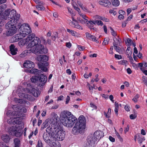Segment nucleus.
<instances>
[{"instance_id":"f257e3e1","label":"nucleus","mask_w":147,"mask_h":147,"mask_svg":"<svg viewBox=\"0 0 147 147\" xmlns=\"http://www.w3.org/2000/svg\"><path fill=\"white\" fill-rule=\"evenodd\" d=\"M60 121L65 126L72 127L75 123L72 130L73 134H76L80 133L85 128L86 120L83 115L80 116L77 121V119L71 113L66 111L61 113L60 115Z\"/></svg>"},{"instance_id":"f03ea898","label":"nucleus","mask_w":147,"mask_h":147,"mask_svg":"<svg viewBox=\"0 0 147 147\" xmlns=\"http://www.w3.org/2000/svg\"><path fill=\"white\" fill-rule=\"evenodd\" d=\"M20 15L16 14L15 10L8 9L5 11V13L3 15V18L5 20L7 18L10 20L5 26V28L7 29L6 35L8 36H12L16 32L17 29L15 26L18 22Z\"/></svg>"},{"instance_id":"7ed1b4c3","label":"nucleus","mask_w":147,"mask_h":147,"mask_svg":"<svg viewBox=\"0 0 147 147\" xmlns=\"http://www.w3.org/2000/svg\"><path fill=\"white\" fill-rule=\"evenodd\" d=\"M35 36L34 34H32L29 35L26 38V41L28 43L33 39V40L28 44V47L31 48L32 52L36 55L47 53V50L44 48V46L41 44L40 39L38 37H35Z\"/></svg>"},{"instance_id":"20e7f679","label":"nucleus","mask_w":147,"mask_h":147,"mask_svg":"<svg viewBox=\"0 0 147 147\" xmlns=\"http://www.w3.org/2000/svg\"><path fill=\"white\" fill-rule=\"evenodd\" d=\"M10 117V118L7 120L8 123L9 124H16V125L15 126L9 127L8 129V132L10 135L20 137L22 135L23 133L21 122L18 120V117Z\"/></svg>"},{"instance_id":"39448f33","label":"nucleus","mask_w":147,"mask_h":147,"mask_svg":"<svg viewBox=\"0 0 147 147\" xmlns=\"http://www.w3.org/2000/svg\"><path fill=\"white\" fill-rule=\"evenodd\" d=\"M20 33L13 36L11 39L14 42H17L31 32V29L28 24H24L21 25L19 29Z\"/></svg>"},{"instance_id":"423d86ee","label":"nucleus","mask_w":147,"mask_h":147,"mask_svg":"<svg viewBox=\"0 0 147 147\" xmlns=\"http://www.w3.org/2000/svg\"><path fill=\"white\" fill-rule=\"evenodd\" d=\"M104 136L103 132L100 131H96L93 134L90 135L88 137V144L89 146H86L84 147H94L98 141Z\"/></svg>"},{"instance_id":"0eeeda50","label":"nucleus","mask_w":147,"mask_h":147,"mask_svg":"<svg viewBox=\"0 0 147 147\" xmlns=\"http://www.w3.org/2000/svg\"><path fill=\"white\" fill-rule=\"evenodd\" d=\"M31 82L34 83H37L40 87L43 86L47 80L46 76L41 74L38 76H34L30 79Z\"/></svg>"},{"instance_id":"6e6552de","label":"nucleus","mask_w":147,"mask_h":147,"mask_svg":"<svg viewBox=\"0 0 147 147\" xmlns=\"http://www.w3.org/2000/svg\"><path fill=\"white\" fill-rule=\"evenodd\" d=\"M15 108L16 109H14V111H12L11 110L8 111L6 113L7 116L10 117L11 116L12 117H18V120L20 119L18 117L20 114L22 113H26L27 112V109L25 108H23L20 109L19 107H16L15 106H13V108Z\"/></svg>"},{"instance_id":"1a4fd4ad","label":"nucleus","mask_w":147,"mask_h":147,"mask_svg":"<svg viewBox=\"0 0 147 147\" xmlns=\"http://www.w3.org/2000/svg\"><path fill=\"white\" fill-rule=\"evenodd\" d=\"M37 60L39 61L45 62V63H40L38 64V67L43 72H46L47 71V66L48 64L46 62L49 59V57L46 55H40L38 56L37 57Z\"/></svg>"},{"instance_id":"9d476101","label":"nucleus","mask_w":147,"mask_h":147,"mask_svg":"<svg viewBox=\"0 0 147 147\" xmlns=\"http://www.w3.org/2000/svg\"><path fill=\"white\" fill-rule=\"evenodd\" d=\"M55 129V128H54ZM55 131L54 138L57 140L61 141L64 139L65 136V132L63 129L60 128H58L57 129H55Z\"/></svg>"},{"instance_id":"9b49d317","label":"nucleus","mask_w":147,"mask_h":147,"mask_svg":"<svg viewBox=\"0 0 147 147\" xmlns=\"http://www.w3.org/2000/svg\"><path fill=\"white\" fill-rule=\"evenodd\" d=\"M43 139L45 141L48 145H50L51 144V142L52 141V138H53L52 137V135L47 132L44 133L43 135Z\"/></svg>"},{"instance_id":"f8f14e48","label":"nucleus","mask_w":147,"mask_h":147,"mask_svg":"<svg viewBox=\"0 0 147 147\" xmlns=\"http://www.w3.org/2000/svg\"><path fill=\"white\" fill-rule=\"evenodd\" d=\"M72 19L73 21H70V22L69 23V25L76 28L82 30V27L78 24L77 20L75 19L73 17H72Z\"/></svg>"},{"instance_id":"ddd939ff","label":"nucleus","mask_w":147,"mask_h":147,"mask_svg":"<svg viewBox=\"0 0 147 147\" xmlns=\"http://www.w3.org/2000/svg\"><path fill=\"white\" fill-rule=\"evenodd\" d=\"M99 4L105 7H109L111 5V3L108 0H100L98 1Z\"/></svg>"},{"instance_id":"4468645a","label":"nucleus","mask_w":147,"mask_h":147,"mask_svg":"<svg viewBox=\"0 0 147 147\" xmlns=\"http://www.w3.org/2000/svg\"><path fill=\"white\" fill-rule=\"evenodd\" d=\"M18 96L20 97L21 98H27V99L29 101L32 100V97L30 95L21 92L19 93L18 94Z\"/></svg>"},{"instance_id":"2eb2a0df","label":"nucleus","mask_w":147,"mask_h":147,"mask_svg":"<svg viewBox=\"0 0 147 147\" xmlns=\"http://www.w3.org/2000/svg\"><path fill=\"white\" fill-rule=\"evenodd\" d=\"M24 66L27 68H31L34 67V63L30 61H26L23 64Z\"/></svg>"},{"instance_id":"dca6fc26","label":"nucleus","mask_w":147,"mask_h":147,"mask_svg":"<svg viewBox=\"0 0 147 147\" xmlns=\"http://www.w3.org/2000/svg\"><path fill=\"white\" fill-rule=\"evenodd\" d=\"M86 37L88 39L92 41L97 42V40L96 37L94 36L91 35L88 32L85 33Z\"/></svg>"},{"instance_id":"f3484780","label":"nucleus","mask_w":147,"mask_h":147,"mask_svg":"<svg viewBox=\"0 0 147 147\" xmlns=\"http://www.w3.org/2000/svg\"><path fill=\"white\" fill-rule=\"evenodd\" d=\"M10 50L11 54L14 55L16 54L18 49L15 48V46L13 44H11L9 47Z\"/></svg>"},{"instance_id":"a211bd4d","label":"nucleus","mask_w":147,"mask_h":147,"mask_svg":"<svg viewBox=\"0 0 147 147\" xmlns=\"http://www.w3.org/2000/svg\"><path fill=\"white\" fill-rule=\"evenodd\" d=\"M1 138L4 142L7 143L10 141L11 138L9 135L7 134H5L2 135L1 137Z\"/></svg>"},{"instance_id":"6ab92c4d","label":"nucleus","mask_w":147,"mask_h":147,"mask_svg":"<svg viewBox=\"0 0 147 147\" xmlns=\"http://www.w3.org/2000/svg\"><path fill=\"white\" fill-rule=\"evenodd\" d=\"M28 72L32 74L36 75L38 74V75H39V74L41 73V71L35 68H34L31 70H28Z\"/></svg>"},{"instance_id":"aec40b11","label":"nucleus","mask_w":147,"mask_h":147,"mask_svg":"<svg viewBox=\"0 0 147 147\" xmlns=\"http://www.w3.org/2000/svg\"><path fill=\"white\" fill-rule=\"evenodd\" d=\"M31 93L35 97H37L39 94V92L38 88H33L32 90Z\"/></svg>"},{"instance_id":"412c9836","label":"nucleus","mask_w":147,"mask_h":147,"mask_svg":"<svg viewBox=\"0 0 147 147\" xmlns=\"http://www.w3.org/2000/svg\"><path fill=\"white\" fill-rule=\"evenodd\" d=\"M13 142L15 145L14 147H19L20 142L19 138H16L14 139Z\"/></svg>"},{"instance_id":"4be33fe9","label":"nucleus","mask_w":147,"mask_h":147,"mask_svg":"<svg viewBox=\"0 0 147 147\" xmlns=\"http://www.w3.org/2000/svg\"><path fill=\"white\" fill-rule=\"evenodd\" d=\"M138 142L139 144H141L142 142L145 140V139L144 137L142 136V135L139 134L137 138Z\"/></svg>"},{"instance_id":"5701e85b","label":"nucleus","mask_w":147,"mask_h":147,"mask_svg":"<svg viewBox=\"0 0 147 147\" xmlns=\"http://www.w3.org/2000/svg\"><path fill=\"white\" fill-rule=\"evenodd\" d=\"M7 5L6 4H3L1 6H0V16L2 15V13L5 9L6 8Z\"/></svg>"},{"instance_id":"b1692460","label":"nucleus","mask_w":147,"mask_h":147,"mask_svg":"<svg viewBox=\"0 0 147 147\" xmlns=\"http://www.w3.org/2000/svg\"><path fill=\"white\" fill-rule=\"evenodd\" d=\"M112 4L114 6H118L120 4L119 0H113L112 1Z\"/></svg>"},{"instance_id":"393cba45","label":"nucleus","mask_w":147,"mask_h":147,"mask_svg":"<svg viewBox=\"0 0 147 147\" xmlns=\"http://www.w3.org/2000/svg\"><path fill=\"white\" fill-rule=\"evenodd\" d=\"M49 125V123L47 120L45 121L41 125V129H43L47 127Z\"/></svg>"},{"instance_id":"a878e982","label":"nucleus","mask_w":147,"mask_h":147,"mask_svg":"<svg viewBox=\"0 0 147 147\" xmlns=\"http://www.w3.org/2000/svg\"><path fill=\"white\" fill-rule=\"evenodd\" d=\"M67 32L71 34L72 36H76V32L75 31L69 29H67Z\"/></svg>"},{"instance_id":"bb28decb","label":"nucleus","mask_w":147,"mask_h":147,"mask_svg":"<svg viewBox=\"0 0 147 147\" xmlns=\"http://www.w3.org/2000/svg\"><path fill=\"white\" fill-rule=\"evenodd\" d=\"M127 55H131L132 53V50L130 47H128L126 50Z\"/></svg>"},{"instance_id":"cd10ccee","label":"nucleus","mask_w":147,"mask_h":147,"mask_svg":"<svg viewBox=\"0 0 147 147\" xmlns=\"http://www.w3.org/2000/svg\"><path fill=\"white\" fill-rule=\"evenodd\" d=\"M17 102L20 104H22L25 102L27 104H29V102L28 101H26V102L25 101H24L23 99H17Z\"/></svg>"},{"instance_id":"c85d7f7f","label":"nucleus","mask_w":147,"mask_h":147,"mask_svg":"<svg viewBox=\"0 0 147 147\" xmlns=\"http://www.w3.org/2000/svg\"><path fill=\"white\" fill-rule=\"evenodd\" d=\"M119 64L126 66L127 64V61L125 60H121L119 62Z\"/></svg>"},{"instance_id":"c756f323","label":"nucleus","mask_w":147,"mask_h":147,"mask_svg":"<svg viewBox=\"0 0 147 147\" xmlns=\"http://www.w3.org/2000/svg\"><path fill=\"white\" fill-rule=\"evenodd\" d=\"M79 14L84 20L86 21V22H88V20L87 19V17L85 15L81 13H79Z\"/></svg>"},{"instance_id":"7c9ffc66","label":"nucleus","mask_w":147,"mask_h":147,"mask_svg":"<svg viewBox=\"0 0 147 147\" xmlns=\"http://www.w3.org/2000/svg\"><path fill=\"white\" fill-rule=\"evenodd\" d=\"M132 42V40L131 39L128 38L127 39V41L126 43L127 44V46L129 47L131 45Z\"/></svg>"},{"instance_id":"2f4dec72","label":"nucleus","mask_w":147,"mask_h":147,"mask_svg":"<svg viewBox=\"0 0 147 147\" xmlns=\"http://www.w3.org/2000/svg\"><path fill=\"white\" fill-rule=\"evenodd\" d=\"M116 136L118 138V139L121 142H122L123 141V139L121 137L119 134L117 132L115 133Z\"/></svg>"},{"instance_id":"473e14b6","label":"nucleus","mask_w":147,"mask_h":147,"mask_svg":"<svg viewBox=\"0 0 147 147\" xmlns=\"http://www.w3.org/2000/svg\"><path fill=\"white\" fill-rule=\"evenodd\" d=\"M43 145L42 142L41 141L39 140H38V142L36 146V147H43Z\"/></svg>"},{"instance_id":"72a5a7b5","label":"nucleus","mask_w":147,"mask_h":147,"mask_svg":"<svg viewBox=\"0 0 147 147\" xmlns=\"http://www.w3.org/2000/svg\"><path fill=\"white\" fill-rule=\"evenodd\" d=\"M36 8L39 10H43L45 9V8L43 6H41L40 5H39L36 6Z\"/></svg>"},{"instance_id":"f704fd0d","label":"nucleus","mask_w":147,"mask_h":147,"mask_svg":"<svg viewBox=\"0 0 147 147\" xmlns=\"http://www.w3.org/2000/svg\"><path fill=\"white\" fill-rule=\"evenodd\" d=\"M109 39L108 38H106L104 39V40L102 43L103 45H106L108 43Z\"/></svg>"},{"instance_id":"c9c22d12","label":"nucleus","mask_w":147,"mask_h":147,"mask_svg":"<svg viewBox=\"0 0 147 147\" xmlns=\"http://www.w3.org/2000/svg\"><path fill=\"white\" fill-rule=\"evenodd\" d=\"M20 43L21 45L23 46L26 44H27L28 42H26V39H24L21 40L20 42Z\"/></svg>"},{"instance_id":"e433bc0d","label":"nucleus","mask_w":147,"mask_h":147,"mask_svg":"<svg viewBox=\"0 0 147 147\" xmlns=\"http://www.w3.org/2000/svg\"><path fill=\"white\" fill-rule=\"evenodd\" d=\"M78 20L82 24H85L86 23H87V22H86V21L84 19H82L80 18H79L78 19Z\"/></svg>"},{"instance_id":"4c0bfd02","label":"nucleus","mask_w":147,"mask_h":147,"mask_svg":"<svg viewBox=\"0 0 147 147\" xmlns=\"http://www.w3.org/2000/svg\"><path fill=\"white\" fill-rule=\"evenodd\" d=\"M110 30L111 31V33L112 35L114 36H115L116 35V33L114 30L111 27H110Z\"/></svg>"},{"instance_id":"58836bf2","label":"nucleus","mask_w":147,"mask_h":147,"mask_svg":"<svg viewBox=\"0 0 147 147\" xmlns=\"http://www.w3.org/2000/svg\"><path fill=\"white\" fill-rule=\"evenodd\" d=\"M96 24H97L98 26H102L103 23L100 20H96Z\"/></svg>"},{"instance_id":"ea45409f","label":"nucleus","mask_w":147,"mask_h":147,"mask_svg":"<svg viewBox=\"0 0 147 147\" xmlns=\"http://www.w3.org/2000/svg\"><path fill=\"white\" fill-rule=\"evenodd\" d=\"M139 97V95L138 94H136L134 97L132 99L133 101L135 102H136L137 101V99Z\"/></svg>"},{"instance_id":"a19ab883","label":"nucleus","mask_w":147,"mask_h":147,"mask_svg":"<svg viewBox=\"0 0 147 147\" xmlns=\"http://www.w3.org/2000/svg\"><path fill=\"white\" fill-rule=\"evenodd\" d=\"M114 47V49L115 50L119 53L121 52V50L120 48L118 46H116Z\"/></svg>"},{"instance_id":"79ce46f5","label":"nucleus","mask_w":147,"mask_h":147,"mask_svg":"<svg viewBox=\"0 0 147 147\" xmlns=\"http://www.w3.org/2000/svg\"><path fill=\"white\" fill-rule=\"evenodd\" d=\"M26 53H27V52L26 51H24V52H23L22 53H21L20 55V57H25L26 55Z\"/></svg>"},{"instance_id":"37998d69","label":"nucleus","mask_w":147,"mask_h":147,"mask_svg":"<svg viewBox=\"0 0 147 147\" xmlns=\"http://www.w3.org/2000/svg\"><path fill=\"white\" fill-rule=\"evenodd\" d=\"M96 20L95 21H94V20H90L89 21L88 20V22H87V24H88V23H92V24H96Z\"/></svg>"},{"instance_id":"c03bdc74","label":"nucleus","mask_w":147,"mask_h":147,"mask_svg":"<svg viewBox=\"0 0 147 147\" xmlns=\"http://www.w3.org/2000/svg\"><path fill=\"white\" fill-rule=\"evenodd\" d=\"M115 57L118 59H121L122 58V56L121 55L117 54H115Z\"/></svg>"},{"instance_id":"a18cd8bd","label":"nucleus","mask_w":147,"mask_h":147,"mask_svg":"<svg viewBox=\"0 0 147 147\" xmlns=\"http://www.w3.org/2000/svg\"><path fill=\"white\" fill-rule=\"evenodd\" d=\"M136 117V116L135 115L131 114L130 115V118L131 119H135Z\"/></svg>"},{"instance_id":"49530a36","label":"nucleus","mask_w":147,"mask_h":147,"mask_svg":"<svg viewBox=\"0 0 147 147\" xmlns=\"http://www.w3.org/2000/svg\"><path fill=\"white\" fill-rule=\"evenodd\" d=\"M109 140L112 142H114L115 141V138L111 136H109Z\"/></svg>"},{"instance_id":"de8ad7c7","label":"nucleus","mask_w":147,"mask_h":147,"mask_svg":"<svg viewBox=\"0 0 147 147\" xmlns=\"http://www.w3.org/2000/svg\"><path fill=\"white\" fill-rule=\"evenodd\" d=\"M70 98L69 96L68 95L67 96V97L66 99V101H65V103L66 104H67L69 103V101L70 100Z\"/></svg>"},{"instance_id":"09e8293b","label":"nucleus","mask_w":147,"mask_h":147,"mask_svg":"<svg viewBox=\"0 0 147 147\" xmlns=\"http://www.w3.org/2000/svg\"><path fill=\"white\" fill-rule=\"evenodd\" d=\"M109 12L110 13H113V14L114 15H115L117 13L116 11H114L112 9L110 10Z\"/></svg>"},{"instance_id":"8fccbe9b","label":"nucleus","mask_w":147,"mask_h":147,"mask_svg":"<svg viewBox=\"0 0 147 147\" xmlns=\"http://www.w3.org/2000/svg\"><path fill=\"white\" fill-rule=\"evenodd\" d=\"M129 125H127V126L126 128H125L124 130L125 133H126L129 130Z\"/></svg>"},{"instance_id":"3c124183","label":"nucleus","mask_w":147,"mask_h":147,"mask_svg":"<svg viewBox=\"0 0 147 147\" xmlns=\"http://www.w3.org/2000/svg\"><path fill=\"white\" fill-rule=\"evenodd\" d=\"M78 49L80 51H83L84 50V49L85 48L84 47H82L81 46L78 45Z\"/></svg>"},{"instance_id":"603ef678","label":"nucleus","mask_w":147,"mask_h":147,"mask_svg":"<svg viewBox=\"0 0 147 147\" xmlns=\"http://www.w3.org/2000/svg\"><path fill=\"white\" fill-rule=\"evenodd\" d=\"M119 42V41H114L113 43V44L114 47L117 46L118 45V43Z\"/></svg>"},{"instance_id":"864d4df0","label":"nucleus","mask_w":147,"mask_h":147,"mask_svg":"<svg viewBox=\"0 0 147 147\" xmlns=\"http://www.w3.org/2000/svg\"><path fill=\"white\" fill-rule=\"evenodd\" d=\"M81 8L84 11L88 12L87 8L86 7L84 6L83 5Z\"/></svg>"},{"instance_id":"5fc2aeb1","label":"nucleus","mask_w":147,"mask_h":147,"mask_svg":"<svg viewBox=\"0 0 147 147\" xmlns=\"http://www.w3.org/2000/svg\"><path fill=\"white\" fill-rule=\"evenodd\" d=\"M66 46L69 48H70L71 46V44L70 42H66Z\"/></svg>"},{"instance_id":"6e6d98bb","label":"nucleus","mask_w":147,"mask_h":147,"mask_svg":"<svg viewBox=\"0 0 147 147\" xmlns=\"http://www.w3.org/2000/svg\"><path fill=\"white\" fill-rule=\"evenodd\" d=\"M90 107L94 108V109H97V107L93 103H91L90 104Z\"/></svg>"},{"instance_id":"4d7b16f0","label":"nucleus","mask_w":147,"mask_h":147,"mask_svg":"<svg viewBox=\"0 0 147 147\" xmlns=\"http://www.w3.org/2000/svg\"><path fill=\"white\" fill-rule=\"evenodd\" d=\"M52 129L51 127H50V126H49L46 128V131H50V132H51L52 131Z\"/></svg>"},{"instance_id":"13d9d810","label":"nucleus","mask_w":147,"mask_h":147,"mask_svg":"<svg viewBox=\"0 0 147 147\" xmlns=\"http://www.w3.org/2000/svg\"><path fill=\"white\" fill-rule=\"evenodd\" d=\"M127 57L129 59L131 62H132L133 61L132 57L131 56V55H128L127 56Z\"/></svg>"},{"instance_id":"bf43d9fd","label":"nucleus","mask_w":147,"mask_h":147,"mask_svg":"<svg viewBox=\"0 0 147 147\" xmlns=\"http://www.w3.org/2000/svg\"><path fill=\"white\" fill-rule=\"evenodd\" d=\"M127 73L129 74H130L132 73V71L129 68H127Z\"/></svg>"},{"instance_id":"052dcab7","label":"nucleus","mask_w":147,"mask_h":147,"mask_svg":"<svg viewBox=\"0 0 147 147\" xmlns=\"http://www.w3.org/2000/svg\"><path fill=\"white\" fill-rule=\"evenodd\" d=\"M64 97L63 96L61 95L58 97V100H63Z\"/></svg>"},{"instance_id":"680f3d73","label":"nucleus","mask_w":147,"mask_h":147,"mask_svg":"<svg viewBox=\"0 0 147 147\" xmlns=\"http://www.w3.org/2000/svg\"><path fill=\"white\" fill-rule=\"evenodd\" d=\"M124 18V16L122 14H120L118 17V18L121 20L122 19H123Z\"/></svg>"},{"instance_id":"e2e57ef3","label":"nucleus","mask_w":147,"mask_h":147,"mask_svg":"<svg viewBox=\"0 0 147 147\" xmlns=\"http://www.w3.org/2000/svg\"><path fill=\"white\" fill-rule=\"evenodd\" d=\"M67 8L68 11L69 13H70L71 14L73 13V11H72V9H71L69 7H67Z\"/></svg>"},{"instance_id":"0e129e2a","label":"nucleus","mask_w":147,"mask_h":147,"mask_svg":"<svg viewBox=\"0 0 147 147\" xmlns=\"http://www.w3.org/2000/svg\"><path fill=\"white\" fill-rule=\"evenodd\" d=\"M102 20L105 22H108L109 21V20L108 19L105 18V17H103Z\"/></svg>"},{"instance_id":"69168bd1","label":"nucleus","mask_w":147,"mask_h":147,"mask_svg":"<svg viewBox=\"0 0 147 147\" xmlns=\"http://www.w3.org/2000/svg\"><path fill=\"white\" fill-rule=\"evenodd\" d=\"M77 3L78 5L80 6V7H82L83 6L82 4L81 3V2L79 1H77Z\"/></svg>"},{"instance_id":"338daca9","label":"nucleus","mask_w":147,"mask_h":147,"mask_svg":"<svg viewBox=\"0 0 147 147\" xmlns=\"http://www.w3.org/2000/svg\"><path fill=\"white\" fill-rule=\"evenodd\" d=\"M53 86H51V87L50 88V89L48 91V93H51L53 91Z\"/></svg>"},{"instance_id":"774afa93","label":"nucleus","mask_w":147,"mask_h":147,"mask_svg":"<svg viewBox=\"0 0 147 147\" xmlns=\"http://www.w3.org/2000/svg\"><path fill=\"white\" fill-rule=\"evenodd\" d=\"M103 28H104V30L105 33L106 34L107 33V27L105 26H103Z\"/></svg>"}]
</instances>
